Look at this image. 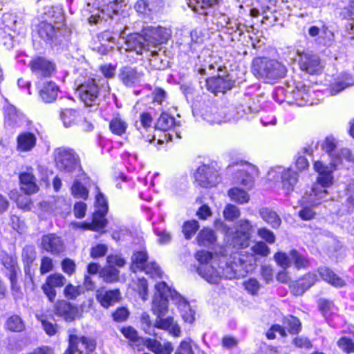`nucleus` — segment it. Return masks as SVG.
Here are the masks:
<instances>
[{
    "label": "nucleus",
    "instance_id": "864d4df0",
    "mask_svg": "<svg viewBox=\"0 0 354 354\" xmlns=\"http://www.w3.org/2000/svg\"><path fill=\"white\" fill-rule=\"evenodd\" d=\"M127 126V123L119 116L113 117L109 122L110 130L117 136L123 135L126 132Z\"/></svg>",
    "mask_w": 354,
    "mask_h": 354
},
{
    "label": "nucleus",
    "instance_id": "58836bf2",
    "mask_svg": "<svg viewBox=\"0 0 354 354\" xmlns=\"http://www.w3.org/2000/svg\"><path fill=\"white\" fill-rule=\"evenodd\" d=\"M145 346L155 354H171L174 351V347L171 342H167L161 344L160 342L152 339H147Z\"/></svg>",
    "mask_w": 354,
    "mask_h": 354
},
{
    "label": "nucleus",
    "instance_id": "6ab92c4d",
    "mask_svg": "<svg viewBox=\"0 0 354 354\" xmlns=\"http://www.w3.org/2000/svg\"><path fill=\"white\" fill-rule=\"evenodd\" d=\"M118 78L127 87H136L142 84L144 73L135 67L124 66L120 68Z\"/></svg>",
    "mask_w": 354,
    "mask_h": 354
},
{
    "label": "nucleus",
    "instance_id": "49530a36",
    "mask_svg": "<svg viewBox=\"0 0 354 354\" xmlns=\"http://www.w3.org/2000/svg\"><path fill=\"white\" fill-rule=\"evenodd\" d=\"M1 261L7 270L6 275L8 277L17 275L20 272L16 258L5 254L2 257Z\"/></svg>",
    "mask_w": 354,
    "mask_h": 354
},
{
    "label": "nucleus",
    "instance_id": "f03ea898",
    "mask_svg": "<svg viewBox=\"0 0 354 354\" xmlns=\"http://www.w3.org/2000/svg\"><path fill=\"white\" fill-rule=\"evenodd\" d=\"M111 88L104 78H88L77 87L80 100L88 106H96L110 93Z\"/></svg>",
    "mask_w": 354,
    "mask_h": 354
},
{
    "label": "nucleus",
    "instance_id": "2f4dec72",
    "mask_svg": "<svg viewBox=\"0 0 354 354\" xmlns=\"http://www.w3.org/2000/svg\"><path fill=\"white\" fill-rule=\"evenodd\" d=\"M58 93V86L51 81L44 82L39 90V97L45 103L54 102L57 97Z\"/></svg>",
    "mask_w": 354,
    "mask_h": 354
},
{
    "label": "nucleus",
    "instance_id": "0e129e2a",
    "mask_svg": "<svg viewBox=\"0 0 354 354\" xmlns=\"http://www.w3.org/2000/svg\"><path fill=\"white\" fill-rule=\"evenodd\" d=\"M240 214L239 208L232 204H227L223 210V216L225 220L229 221L237 219Z\"/></svg>",
    "mask_w": 354,
    "mask_h": 354
},
{
    "label": "nucleus",
    "instance_id": "423d86ee",
    "mask_svg": "<svg viewBox=\"0 0 354 354\" xmlns=\"http://www.w3.org/2000/svg\"><path fill=\"white\" fill-rule=\"evenodd\" d=\"M102 38L112 44H116L118 48H124L125 51H135L138 55H141L144 50H149L147 43L145 42L144 35L133 33L124 37V32L112 35L106 31L102 33Z\"/></svg>",
    "mask_w": 354,
    "mask_h": 354
},
{
    "label": "nucleus",
    "instance_id": "2eb2a0df",
    "mask_svg": "<svg viewBox=\"0 0 354 354\" xmlns=\"http://www.w3.org/2000/svg\"><path fill=\"white\" fill-rule=\"evenodd\" d=\"M274 258L277 263L284 269L292 263L297 269L304 268L308 266V259L295 250H292L288 254L281 252H277Z\"/></svg>",
    "mask_w": 354,
    "mask_h": 354
},
{
    "label": "nucleus",
    "instance_id": "a18cd8bd",
    "mask_svg": "<svg viewBox=\"0 0 354 354\" xmlns=\"http://www.w3.org/2000/svg\"><path fill=\"white\" fill-rule=\"evenodd\" d=\"M60 119L65 127L68 128L75 124L80 115L77 111L72 109H63L60 112Z\"/></svg>",
    "mask_w": 354,
    "mask_h": 354
},
{
    "label": "nucleus",
    "instance_id": "393cba45",
    "mask_svg": "<svg viewBox=\"0 0 354 354\" xmlns=\"http://www.w3.org/2000/svg\"><path fill=\"white\" fill-rule=\"evenodd\" d=\"M60 26L46 21H40L37 30L38 35L46 44L52 46L57 39V30Z\"/></svg>",
    "mask_w": 354,
    "mask_h": 354
},
{
    "label": "nucleus",
    "instance_id": "37998d69",
    "mask_svg": "<svg viewBox=\"0 0 354 354\" xmlns=\"http://www.w3.org/2000/svg\"><path fill=\"white\" fill-rule=\"evenodd\" d=\"M23 118L24 115L12 105H8L5 108V120L9 125H19Z\"/></svg>",
    "mask_w": 354,
    "mask_h": 354
},
{
    "label": "nucleus",
    "instance_id": "774afa93",
    "mask_svg": "<svg viewBox=\"0 0 354 354\" xmlns=\"http://www.w3.org/2000/svg\"><path fill=\"white\" fill-rule=\"evenodd\" d=\"M193 344V341L190 338H187L180 342L176 353H178V354H194Z\"/></svg>",
    "mask_w": 354,
    "mask_h": 354
},
{
    "label": "nucleus",
    "instance_id": "13d9d810",
    "mask_svg": "<svg viewBox=\"0 0 354 354\" xmlns=\"http://www.w3.org/2000/svg\"><path fill=\"white\" fill-rule=\"evenodd\" d=\"M352 85H354V80L346 75L344 81L338 82L331 86L329 90L330 95H336L345 88Z\"/></svg>",
    "mask_w": 354,
    "mask_h": 354
},
{
    "label": "nucleus",
    "instance_id": "c03bdc74",
    "mask_svg": "<svg viewBox=\"0 0 354 354\" xmlns=\"http://www.w3.org/2000/svg\"><path fill=\"white\" fill-rule=\"evenodd\" d=\"M260 215L272 227L278 228L281 225V220L275 212L268 208H263L260 210Z\"/></svg>",
    "mask_w": 354,
    "mask_h": 354
},
{
    "label": "nucleus",
    "instance_id": "ddd939ff",
    "mask_svg": "<svg viewBox=\"0 0 354 354\" xmlns=\"http://www.w3.org/2000/svg\"><path fill=\"white\" fill-rule=\"evenodd\" d=\"M127 0H113L111 1L107 6V13L105 14L104 10L96 9L93 11L91 10L93 8V6L90 2H88L86 8L84 10V15L91 14L88 18V23L90 24H97L105 19V15L109 18L112 17L113 15H116L118 12V10L125 5Z\"/></svg>",
    "mask_w": 354,
    "mask_h": 354
},
{
    "label": "nucleus",
    "instance_id": "e433bc0d",
    "mask_svg": "<svg viewBox=\"0 0 354 354\" xmlns=\"http://www.w3.org/2000/svg\"><path fill=\"white\" fill-rule=\"evenodd\" d=\"M124 336L127 338L131 346L138 351L142 350L147 344V339L138 336L137 331L132 327H124L121 330Z\"/></svg>",
    "mask_w": 354,
    "mask_h": 354
},
{
    "label": "nucleus",
    "instance_id": "cd10ccee",
    "mask_svg": "<svg viewBox=\"0 0 354 354\" xmlns=\"http://www.w3.org/2000/svg\"><path fill=\"white\" fill-rule=\"evenodd\" d=\"M205 85L207 89L212 93H225L232 87L233 82L227 77L218 76L216 77H212L207 79Z\"/></svg>",
    "mask_w": 354,
    "mask_h": 354
},
{
    "label": "nucleus",
    "instance_id": "052dcab7",
    "mask_svg": "<svg viewBox=\"0 0 354 354\" xmlns=\"http://www.w3.org/2000/svg\"><path fill=\"white\" fill-rule=\"evenodd\" d=\"M199 228L198 221L195 220L186 221L183 226V232L185 239H190Z\"/></svg>",
    "mask_w": 354,
    "mask_h": 354
},
{
    "label": "nucleus",
    "instance_id": "1a4fd4ad",
    "mask_svg": "<svg viewBox=\"0 0 354 354\" xmlns=\"http://www.w3.org/2000/svg\"><path fill=\"white\" fill-rule=\"evenodd\" d=\"M108 212V203L101 192H98L95 196V212L93 214L92 221L91 223H77L76 225L78 227H82L86 230L99 231L102 230L106 221L105 216Z\"/></svg>",
    "mask_w": 354,
    "mask_h": 354
},
{
    "label": "nucleus",
    "instance_id": "69168bd1",
    "mask_svg": "<svg viewBox=\"0 0 354 354\" xmlns=\"http://www.w3.org/2000/svg\"><path fill=\"white\" fill-rule=\"evenodd\" d=\"M319 308L323 315L327 318L331 314L335 313L336 308L333 303L325 299H320L319 301Z\"/></svg>",
    "mask_w": 354,
    "mask_h": 354
},
{
    "label": "nucleus",
    "instance_id": "9d476101",
    "mask_svg": "<svg viewBox=\"0 0 354 354\" xmlns=\"http://www.w3.org/2000/svg\"><path fill=\"white\" fill-rule=\"evenodd\" d=\"M268 180L270 181L281 180V188L286 194L292 192L298 183V173L291 168L276 166L268 172Z\"/></svg>",
    "mask_w": 354,
    "mask_h": 354
},
{
    "label": "nucleus",
    "instance_id": "f3484780",
    "mask_svg": "<svg viewBox=\"0 0 354 354\" xmlns=\"http://www.w3.org/2000/svg\"><path fill=\"white\" fill-rule=\"evenodd\" d=\"M40 21H46L55 26H62L65 17L64 11L59 6L44 5L38 10Z\"/></svg>",
    "mask_w": 354,
    "mask_h": 354
},
{
    "label": "nucleus",
    "instance_id": "f704fd0d",
    "mask_svg": "<svg viewBox=\"0 0 354 354\" xmlns=\"http://www.w3.org/2000/svg\"><path fill=\"white\" fill-rule=\"evenodd\" d=\"M308 34L312 37H318L317 41L324 46L330 45L333 40V33L325 27L320 29L315 26H310Z\"/></svg>",
    "mask_w": 354,
    "mask_h": 354
},
{
    "label": "nucleus",
    "instance_id": "3c124183",
    "mask_svg": "<svg viewBox=\"0 0 354 354\" xmlns=\"http://www.w3.org/2000/svg\"><path fill=\"white\" fill-rule=\"evenodd\" d=\"M228 196L232 201L239 204L247 203L250 200L248 192L237 187L231 188L228 191Z\"/></svg>",
    "mask_w": 354,
    "mask_h": 354
},
{
    "label": "nucleus",
    "instance_id": "6e6552de",
    "mask_svg": "<svg viewBox=\"0 0 354 354\" xmlns=\"http://www.w3.org/2000/svg\"><path fill=\"white\" fill-rule=\"evenodd\" d=\"M218 268L223 275V279H232L240 277L243 272H248L245 260L239 254H234L229 259L226 256L217 255Z\"/></svg>",
    "mask_w": 354,
    "mask_h": 354
},
{
    "label": "nucleus",
    "instance_id": "7c9ffc66",
    "mask_svg": "<svg viewBox=\"0 0 354 354\" xmlns=\"http://www.w3.org/2000/svg\"><path fill=\"white\" fill-rule=\"evenodd\" d=\"M200 113L202 118L209 124H221L223 122L221 109L212 104H205Z\"/></svg>",
    "mask_w": 354,
    "mask_h": 354
},
{
    "label": "nucleus",
    "instance_id": "79ce46f5",
    "mask_svg": "<svg viewBox=\"0 0 354 354\" xmlns=\"http://www.w3.org/2000/svg\"><path fill=\"white\" fill-rule=\"evenodd\" d=\"M319 273L323 280L335 287H342L344 285V280L337 277L328 268H320Z\"/></svg>",
    "mask_w": 354,
    "mask_h": 354
},
{
    "label": "nucleus",
    "instance_id": "8fccbe9b",
    "mask_svg": "<svg viewBox=\"0 0 354 354\" xmlns=\"http://www.w3.org/2000/svg\"><path fill=\"white\" fill-rule=\"evenodd\" d=\"M218 0H189L188 6L194 12L201 15H207L205 10L215 4Z\"/></svg>",
    "mask_w": 354,
    "mask_h": 354
},
{
    "label": "nucleus",
    "instance_id": "09e8293b",
    "mask_svg": "<svg viewBox=\"0 0 354 354\" xmlns=\"http://www.w3.org/2000/svg\"><path fill=\"white\" fill-rule=\"evenodd\" d=\"M5 328L8 330L19 333L25 329V324L19 315H13L7 319Z\"/></svg>",
    "mask_w": 354,
    "mask_h": 354
},
{
    "label": "nucleus",
    "instance_id": "f8f14e48",
    "mask_svg": "<svg viewBox=\"0 0 354 354\" xmlns=\"http://www.w3.org/2000/svg\"><path fill=\"white\" fill-rule=\"evenodd\" d=\"M147 259L148 256L145 250L136 252L131 258L132 263L131 270L133 272H136L138 270L144 271L151 278L162 279L163 273L158 265L155 262H149Z\"/></svg>",
    "mask_w": 354,
    "mask_h": 354
},
{
    "label": "nucleus",
    "instance_id": "bf43d9fd",
    "mask_svg": "<svg viewBox=\"0 0 354 354\" xmlns=\"http://www.w3.org/2000/svg\"><path fill=\"white\" fill-rule=\"evenodd\" d=\"M71 190L72 195L75 198L86 199L88 197V189L77 180H75Z\"/></svg>",
    "mask_w": 354,
    "mask_h": 354
},
{
    "label": "nucleus",
    "instance_id": "72a5a7b5",
    "mask_svg": "<svg viewBox=\"0 0 354 354\" xmlns=\"http://www.w3.org/2000/svg\"><path fill=\"white\" fill-rule=\"evenodd\" d=\"M316 280L317 277L315 274L308 273L291 285V291L295 295H301L310 288Z\"/></svg>",
    "mask_w": 354,
    "mask_h": 354
},
{
    "label": "nucleus",
    "instance_id": "0eeeda50",
    "mask_svg": "<svg viewBox=\"0 0 354 354\" xmlns=\"http://www.w3.org/2000/svg\"><path fill=\"white\" fill-rule=\"evenodd\" d=\"M195 257L200 263L197 268L198 274L209 283H218L223 275L218 268L217 255L212 256L209 252L201 250Z\"/></svg>",
    "mask_w": 354,
    "mask_h": 354
},
{
    "label": "nucleus",
    "instance_id": "a878e982",
    "mask_svg": "<svg viewBox=\"0 0 354 354\" xmlns=\"http://www.w3.org/2000/svg\"><path fill=\"white\" fill-rule=\"evenodd\" d=\"M95 297L102 307L108 308L119 301L120 292L118 289L106 290L100 288L96 290Z\"/></svg>",
    "mask_w": 354,
    "mask_h": 354
},
{
    "label": "nucleus",
    "instance_id": "9b49d317",
    "mask_svg": "<svg viewBox=\"0 0 354 354\" xmlns=\"http://www.w3.org/2000/svg\"><path fill=\"white\" fill-rule=\"evenodd\" d=\"M155 288L156 292L153 299L151 308L157 317H163L167 313L168 299L170 298L174 302L173 292H178L169 287L164 281L157 283Z\"/></svg>",
    "mask_w": 354,
    "mask_h": 354
},
{
    "label": "nucleus",
    "instance_id": "ea45409f",
    "mask_svg": "<svg viewBox=\"0 0 354 354\" xmlns=\"http://www.w3.org/2000/svg\"><path fill=\"white\" fill-rule=\"evenodd\" d=\"M2 20L4 27L1 28V30L16 32L21 28L22 21L15 14L6 13L3 15Z\"/></svg>",
    "mask_w": 354,
    "mask_h": 354
},
{
    "label": "nucleus",
    "instance_id": "603ef678",
    "mask_svg": "<svg viewBox=\"0 0 354 354\" xmlns=\"http://www.w3.org/2000/svg\"><path fill=\"white\" fill-rule=\"evenodd\" d=\"M342 205L348 212H354V185H348L342 197Z\"/></svg>",
    "mask_w": 354,
    "mask_h": 354
},
{
    "label": "nucleus",
    "instance_id": "f257e3e1",
    "mask_svg": "<svg viewBox=\"0 0 354 354\" xmlns=\"http://www.w3.org/2000/svg\"><path fill=\"white\" fill-rule=\"evenodd\" d=\"M322 149L330 159V166L320 160L315 161L313 165L315 171L318 173V177L310 191L306 192L303 197L304 202L312 205H317L327 200L328 192L326 189L333 185L334 170L344 165V162L354 164L351 151L347 148L337 150V141L333 137L325 138L322 144Z\"/></svg>",
    "mask_w": 354,
    "mask_h": 354
},
{
    "label": "nucleus",
    "instance_id": "5fc2aeb1",
    "mask_svg": "<svg viewBox=\"0 0 354 354\" xmlns=\"http://www.w3.org/2000/svg\"><path fill=\"white\" fill-rule=\"evenodd\" d=\"M216 241V236L213 230L204 228L197 236V241L200 245L207 246Z\"/></svg>",
    "mask_w": 354,
    "mask_h": 354
},
{
    "label": "nucleus",
    "instance_id": "39448f33",
    "mask_svg": "<svg viewBox=\"0 0 354 354\" xmlns=\"http://www.w3.org/2000/svg\"><path fill=\"white\" fill-rule=\"evenodd\" d=\"M252 70L255 75L268 83H273L283 77L286 68L276 59L258 57L254 59Z\"/></svg>",
    "mask_w": 354,
    "mask_h": 354
},
{
    "label": "nucleus",
    "instance_id": "aec40b11",
    "mask_svg": "<svg viewBox=\"0 0 354 354\" xmlns=\"http://www.w3.org/2000/svg\"><path fill=\"white\" fill-rule=\"evenodd\" d=\"M290 104H295L299 106L313 105L315 103L313 98L315 92L311 91L308 86L302 84H297L290 93Z\"/></svg>",
    "mask_w": 354,
    "mask_h": 354
},
{
    "label": "nucleus",
    "instance_id": "4c0bfd02",
    "mask_svg": "<svg viewBox=\"0 0 354 354\" xmlns=\"http://www.w3.org/2000/svg\"><path fill=\"white\" fill-rule=\"evenodd\" d=\"M21 189L26 194L30 195L38 191V186L35 182V176L30 172L21 173L19 176Z\"/></svg>",
    "mask_w": 354,
    "mask_h": 354
},
{
    "label": "nucleus",
    "instance_id": "20e7f679",
    "mask_svg": "<svg viewBox=\"0 0 354 354\" xmlns=\"http://www.w3.org/2000/svg\"><path fill=\"white\" fill-rule=\"evenodd\" d=\"M54 157L57 169L72 178L80 177L83 174L79 156L71 148L62 147L54 151Z\"/></svg>",
    "mask_w": 354,
    "mask_h": 354
},
{
    "label": "nucleus",
    "instance_id": "b1692460",
    "mask_svg": "<svg viewBox=\"0 0 354 354\" xmlns=\"http://www.w3.org/2000/svg\"><path fill=\"white\" fill-rule=\"evenodd\" d=\"M66 282V279L62 274H53L48 276L41 288L44 294L50 301H53L56 296L55 288L63 286Z\"/></svg>",
    "mask_w": 354,
    "mask_h": 354
},
{
    "label": "nucleus",
    "instance_id": "c9c22d12",
    "mask_svg": "<svg viewBox=\"0 0 354 354\" xmlns=\"http://www.w3.org/2000/svg\"><path fill=\"white\" fill-rule=\"evenodd\" d=\"M55 313L63 317L66 321H73L77 315V309L70 303L62 300L57 302L55 305Z\"/></svg>",
    "mask_w": 354,
    "mask_h": 354
},
{
    "label": "nucleus",
    "instance_id": "680f3d73",
    "mask_svg": "<svg viewBox=\"0 0 354 354\" xmlns=\"http://www.w3.org/2000/svg\"><path fill=\"white\" fill-rule=\"evenodd\" d=\"M83 292L82 286H73L71 283L68 284L64 290V295L68 299H75Z\"/></svg>",
    "mask_w": 354,
    "mask_h": 354
},
{
    "label": "nucleus",
    "instance_id": "bb28decb",
    "mask_svg": "<svg viewBox=\"0 0 354 354\" xmlns=\"http://www.w3.org/2000/svg\"><path fill=\"white\" fill-rule=\"evenodd\" d=\"M41 245L43 249L53 254H58L64 249L63 241L55 234L43 236Z\"/></svg>",
    "mask_w": 354,
    "mask_h": 354
},
{
    "label": "nucleus",
    "instance_id": "de8ad7c7",
    "mask_svg": "<svg viewBox=\"0 0 354 354\" xmlns=\"http://www.w3.org/2000/svg\"><path fill=\"white\" fill-rule=\"evenodd\" d=\"M176 122H175V119L173 116L163 113L159 117L156 124V129L162 131H167L171 130L172 127H176Z\"/></svg>",
    "mask_w": 354,
    "mask_h": 354
},
{
    "label": "nucleus",
    "instance_id": "4468645a",
    "mask_svg": "<svg viewBox=\"0 0 354 354\" xmlns=\"http://www.w3.org/2000/svg\"><path fill=\"white\" fill-rule=\"evenodd\" d=\"M142 32L149 48L166 43L171 35L170 28L161 26H147L142 29Z\"/></svg>",
    "mask_w": 354,
    "mask_h": 354
},
{
    "label": "nucleus",
    "instance_id": "4be33fe9",
    "mask_svg": "<svg viewBox=\"0 0 354 354\" xmlns=\"http://www.w3.org/2000/svg\"><path fill=\"white\" fill-rule=\"evenodd\" d=\"M29 66L32 73L38 79L50 77L55 70L53 63L41 57L32 59Z\"/></svg>",
    "mask_w": 354,
    "mask_h": 354
},
{
    "label": "nucleus",
    "instance_id": "a211bd4d",
    "mask_svg": "<svg viewBox=\"0 0 354 354\" xmlns=\"http://www.w3.org/2000/svg\"><path fill=\"white\" fill-rule=\"evenodd\" d=\"M258 175L257 168L252 165H245L236 171L233 182L234 184L243 185L246 189L250 190Z\"/></svg>",
    "mask_w": 354,
    "mask_h": 354
},
{
    "label": "nucleus",
    "instance_id": "338daca9",
    "mask_svg": "<svg viewBox=\"0 0 354 354\" xmlns=\"http://www.w3.org/2000/svg\"><path fill=\"white\" fill-rule=\"evenodd\" d=\"M152 121V117L149 113H142L140 115V120L136 122L135 126L139 131L142 129L147 131L151 127Z\"/></svg>",
    "mask_w": 354,
    "mask_h": 354
},
{
    "label": "nucleus",
    "instance_id": "473e14b6",
    "mask_svg": "<svg viewBox=\"0 0 354 354\" xmlns=\"http://www.w3.org/2000/svg\"><path fill=\"white\" fill-rule=\"evenodd\" d=\"M154 327L167 330L174 337H179L181 333L180 328L171 317L163 318L162 317H156L154 322Z\"/></svg>",
    "mask_w": 354,
    "mask_h": 354
},
{
    "label": "nucleus",
    "instance_id": "e2e57ef3",
    "mask_svg": "<svg viewBox=\"0 0 354 354\" xmlns=\"http://www.w3.org/2000/svg\"><path fill=\"white\" fill-rule=\"evenodd\" d=\"M137 12L141 15L149 16L153 12H156L153 6L145 0H139L134 6Z\"/></svg>",
    "mask_w": 354,
    "mask_h": 354
},
{
    "label": "nucleus",
    "instance_id": "a19ab883",
    "mask_svg": "<svg viewBox=\"0 0 354 354\" xmlns=\"http://www.w3.org/2000/svg\"><path fill=\"white\" fill-rule=\"evenodd\" d=\"M221 113L223 118V122H236L243 118L244 115L246 114L243 106L221 109Z\"/></svg>",
    "mask_w": 354,
    "mask_h": 354
},
{
    "label": "nucleus",
    "instance_id": "c756f323",
    "mask_svg": "<svg viewBox=\"0 0 354 354\" xmlns=\"http://www.w3.org/2000/svg\"><path fill=\"white\" fill-rule=\"evenodd\" d=\"M174 304L178 306L182 318L185 322L192 324L195 320V311L191 308L189 303L178 293H174Z\"/></svg>",
    "mask_w": 354,
    "mask_h": 354
},
{
    "label": "nucleus",
    "instance_id": "dca6fc26",
    "mask_svg": "<svg viewBox=\"0 0 354 354\" xmlns=\"http://www.w3.org/2000/svg\"><path fill=\"white\" fill-rule=\"evenodd\" d=\"M194 177L198 184L203 187H214L220 181L216 168L207 165L198 167Z\"/></svg>",
    "mask_w": 354,
    "mask_h": 354
},
{
    "label": "nucleus",
    "instance_id": "4d7b16f0",
    "mask_svg": "<svg viewBox=\"0 0 354 354\" xmlns=\"http://www.w3.org/2000/svg\"><path fill=\"white\" fill-rule=\"evenodd\" d=\"M100 276L106 283H113L119 279V271L113 266H106L100 271Z\"/></svg>",
    "mask_w": 354,
    "mask_h": 354
},
{
    "label": "nucleus",
    "instance_id": "c85d7f7f",
    "mask_svg": "<svg viewBox=\"0 0 354 354\" xmlns=\"http://www.w3.org/2000/svg\"><path fill=\"white\" fill-rule=\"evenodd\" d=\"M37 140L35 133L29 131L21 132L17 137L16 149L19 152H29L35 147Z\"/></svg>",
    "mask_w": 354,
    "mask_h": 354
},
{
    "label": "nucleus",
    "instance_id": "412c9836",
    "mask_svg": "<svg viewBox=\"0 0 354 354\" xmlns=\"http://www.w3.org/2000/svg\"><path fill=\"white\" fill-rule=\"evenodd\" d=\"M95 348V342L85 337L69 335V346L64 354H82L84 351L91 352Z\"/></svg>",
    "mask_w": 354,
    "mask_h": 354
},
{
    "label": "nucleus",
    "instance_id": "5701e85b",
    "mask_svg": "<svg viewBox=\"0 0 354 354\" xmlns=\"http://www.w3.org/2000/svg\"><path fill=\"white\" fill-rule=\"evenodd\" d=\"M299 57V66L303 71L310 75L318 74L322 71L323 66L317 55L304 53Z\"/></svg>",
    "mask_w": 354,
    "mask_h": 354
},
{
    "label": "nucleus",
    "instance_id": "6e6d98bb",
    "mask_svg": "<svg viewBox=\"0 0 354 354\" xmlns=\"http://www.w3.org/2000/svg\"><path fill=\"white\" fill-rule=\"evenodd\" d=\"M203 43V35L201 31L193 30L190 33L189 51L192 53H196L202 48Z\"/></svg>",
    "mask_w": 354,
    "mask_h": 354
},
{
    "label": "nucleus",
    "instance_id": "7ed1b4c3",
    "mask_svg": "<svg viewBox=\"0 0 354 354\" xmlns=\"http://www.w3.org/2000/svg\"><path fill=\"white\" fill-rule=\"evenodd\" d=\"M215 227L223 232L230 245L236 249L247 248L249 245L250 232L252 225L248 219H241L236 224V231L234 232L228 227L222 221L216 220L214 222Z\"/></svg>",
    "mask_w": 354,
    "mask_h": 354
}]
</instances>
